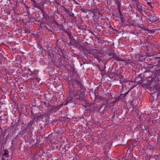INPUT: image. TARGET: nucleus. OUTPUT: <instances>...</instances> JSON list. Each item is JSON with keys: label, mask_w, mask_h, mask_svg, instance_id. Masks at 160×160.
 Instances as JSON below:
<instances>
[{"label": "nucleus", "mask_w": 160, "mask_h": 160, "mask_svg": "<svg viewBox=\"0 0 160 160\" xmlns=\"http://www.w3.org/2000/svg\"><path fill=\"white\" fill-rule=\"evenodd\" d=\"M159 75V72L157 71H155L153 72V74L152 75L149 77L150 78H151V79L150 80V82L149 80L148 83V80H143L142 82H141L140 83L144 87H148L149 85V84H150V87L153 89L155 90L156 86L159 85L158 84H157L155 81V79L157 80L158 78V77Z\"/></svg>", "instance_id": "f257e3e1"}, {"label": "nucleus", "mask_w": 160, "mask_h": 160, "mask_svg": "<svg viewBox=\"0 0 160 160\" xmlns=\"http://www.w3.org/2000/svg\"><path fill=\"white\" fill-rule=\"evenodd\" d=\"M147 18L148 19L149 23H155L158 22V18L154 14L148 13Z\"/></svg>", "instance_id": "f03ea898"}, {"label": "nucleus", "mask_w": 160, "mask_h": 160, "mask_svg": "<svg viewBox=\"0 0 160 160\" xmlns=\"http://www.w3.org/2000/svg\"><path fill=\"white\" fill-rule=\"evenodd\" d=\"M155 90L156 92H154V93L152 95V97H157L158 94H160V85H157L155 86Z\"/></svg>", "instance_id": "7ed1b4c3"}, {"label": "nucleus", "mask_w": 160, "mask_h": 160, "mask_svg": "<svg viewBox=\"0 0 160 160\" xmlns=\"http://www.w3.org/2000/svg\"><path fill=\"white\" fill-rule=\"evenodd\" d=\"M68 103V102L67 101L66 99L61 104L59 107H57L56 108L57 110L59 109V108L61 107H62L63 106H65L67 105Z\"/></svg>", "instance_id": "20e7f679"}, {"label": "nucleus", "mask_w": 160, "mask_h": 160, "mask_svg": "<svg viewBox=\"0 0 160 160\" xmlns=\"http://www.w3.org/2000/svg\"><path fill=\"white\" fill-rule=\"evenodd\" d=\"M37 116L36 117V118H37V122L38 123V122L39 121H40V119H42L43 118V115L41 114V113H38L37 114Z\"/></svg>", "instance_id": "39448f33"}, {"label": "nucleus", "mask_w": 160, "mask_h": 160, "mask_svg": "<svg viewBox=\"0 0 160 160\" xmlns=\"http://www.w3.org/2000/svg\"><path fill=\"white\" fill-rule=\"evenodd\" d=\"M89 12L93 13L94 14L95 13L96 14H100V13L99 11H98V8H96L95 9H91L88 10Z\"/></svg>", "instance_id": "423d86ee"}, {"label": "nucleus", "mask_w": 160, "mask_h": 160, "mask_svg": "<svg viewBox=\"0 0 160 160\" xmlns=\"http://www.w3.org/2000/svg\"><path fill=\"white\" fill-rule=\"evenodd\" d=\"M75 81V83L79 86L81 89H83V86L81 83V82L79 80H77Z\"/></svg>", "instance_id": "0eeeda50"}, {"label": "nucleus", "mask_w": 160, "mask_h": 160, "mask_svg": "<svg viewBox=\"0 0 160 160\" xmlns=\"http://www.w3.org/2000/svg\"><path fill=\"white\" fill-rule=\"evenodd\" d=\"M137 8L139 12H142V11H143V8H142V6L139 4H137Z\"/></svg>", "instance_id": "6e6552de"}, {"label": "nucleus", "mask_w": 160, "mask_h": 160, "mask_svg": "<svg viewBox=\"0 0 160 160\" xmlns=\"http://www.w3.org/2000/svg\"><path fill=\"white\" fill-rule=\"evenodd\" d=\"M123 62H125V65H127L128 64H130V63L132 62V60L131 59H127V60H124V61H123Z\"/></svg>", "instance_id": "1a4fd4ad"}, {"label": "nucleus", "mask_w": 160, "mask_h": 160, "mask_svg": "<svg viewBox=\"0 0 160 160\" xmlns=\"http://www.w3.org/2000/svg\"><path fill=\"white\" fill-rule=\"evenodd\" d=\"M108 54L110 56H111L112 58H114V57L116 56L115 54L114 53V52L112 51L110 52H108Z\"/></svg>", "instance_id": "9d476101"}, {"label": "nucleus", "mask_w": 160, "mask_h": 160, "mask_svg": "<svg viewBox=\"0 0 160 160\" xmlns=\"http://www.w3.org/2000/svg\"><path fill=\"white\" fill-rule=\"evenodd\" d=\"M33 122H34L33 120H31L29 122L28 124L27 125V126L28 128H32V126Z\"/></svg>", "instance_id": "9b49d317"}, {"label": "nucleus", "mask_w": 160, "mask_h": 160, "mask_svg": "<svg viewBox=\"0 0 160 160\" xmlns=\"http://www.w3.org/2000/svg\"><path fill=\"white\" fill-rule=\"evenodd\" d=\"M84 95H80L79 98L80 99H81L82 101H83V102H85V103H86L87 102L86 100L84 99Z\"/></svg>", "instance_id": "f8f14e48"}, {"label": "nucleus", "mask_w": 160, "mask_h": 160, "mask_svg": "<svg viewBox=\"0 0 160 160\" xmlns=\"http://www.w3.org/2000/svg\"><path fill=\"white\" fill-rule=\"evenodd\" d=\"M130 90H129V91H128V92H126L124 94H121L120 95V96L121 97V98L122 99V98H124L128 94V93L130 92Z\"/></svg>", "instance_id": "ddd939ff"}, {"label": "nucleus", "mask_w": 160, "mask_h": 160, "mask_svg": "<svg viewBox=\"0 0 160 160\" xmlns=\"http://www.w3.org/2000/svg\"><path fill=\"white\" fill-rule=\"evenodd\" d=\"M4 153L3 155L4 156H5L6 158L8 157V150L5 149L4 151Z\"/></svg>", "instance_id": "4468645a"}, {"label": "nucleus", "mask_w": 160, "mask_h": 160, "mask_svg": "<svg viewBox=\"0 0 160 160\" xmlns=\"http://www.w3.org/2000/svg\"><path fill=\"white\" fill-rule=\"evenodd\" d=\"M66 100L68 103L72 102L73 99L71 97H68L66 98Z\"/></svg>", "instance_id": "2eb2a0df"}, {"label": "nucleus", "mask_w": 160, "mask_h": 160, "mask_svg": "<svg viewBox=\"0 0 160 160\" xmlns=\"http://www.w3.org/2000/svg\"><path fill=\"white\" fill-rule=\"evenodd\" d=\"M114 59L118 61H124V59H123L121 58L116 56L114 57Z\"/></svg>", "instance_id": "dca6fc26"}, {"label": "nucleus", "mask_w": 160, "mask_h": 160, "mask_svg": "<svg viewBox=\"0 0 160 160\" xmlns=\"http://www.w3.org/2000/svg\"><path fill=\"white\" fill-rule=\"evenodd\" d=\"M64 32L66 33L67 34L68 36H69V37L70 38H71V36H72V35L71 34V32H69L67 30H64Z\"/></svg>", "instance_id": "f3484780"}, {"label": "nucleus", "mask_w": 160, "mask_h": 160, "mask_svg": "<svg viewBox=\"0 0 160 160\" xmlns=\"http://www.w3.org/2000/svg\"><path fill=\"white\" fill-rule=\"evenodd\" d=\"M18 124L17 123H15L13 125H12V128L13 129H15L16 128L18 127Z\"/></svg>", "instance_id": "a211bd4d"}, {"label": "nucleus", "mask_w": 160, "mask_h": 160, "mask_svg": "<svg viewBox=\"0 0 160 160\" xmlns=\"http://www.w3.org/2000/svg\"><path fill=\"white\" fill-rule=\"evenodd\" d=\"M95 56L96 58L98 60L100 59L101 58V56L99 53H98L97 54H96Z\"/></svg>", "instance_id": "6ab92c4d"}, {"label": "nucleus", "mask_w": 160, "mask_h": 160, "mask_svg": "<svg viewBox=\"0 0 160 160\" xmlns=\"http://www.w3.org/2000/svg\"><path fill=\"white\" fill-rule=\"evenodd\" d=\"M120 1H118V2H115L117 4V6L118 8H119L121 6V4L120 3Z\"/></svg>", "instance_id": "aec40b11"}, {"label": "nucleus", "mask_w": 160, "mask_h": 160, "mask_svg": "<svg viewBox=\"0 0 160 160\" xmlns=\"http://www.w3.org/2000/svg\"><path fill=\"white\" fill-rule=\"evenodd\" d=\"M57 25L60 29H62V28H63V26L62 24H60L57 23Z\"/></svg>", "instance_id": "412c9836"}, {"label": "nucleus", "mask_w": 160, "mask_h": 160, "mask_svg": "<svg viewBox=\"0 0 160 160\" xmlns=\"http://www.w3.org/2000/svg\"><path fill=\"white\" fill-rule=\"evenodd\" d=\"M154 66V65H153L152 64H149L148 65V68L151 69Z\"/></svg>", "instance_id": "4be33fe9"}, {"label": "nucleus", "mask_w": 160, "mask_h": 160, "mask_svg": "<svg viewBox=\"0 0 160 160\" xmlns=\"http://www.w3.org/2000/svg\"><path fill=\"white\" fill-rule=\"evenodd\" d=\"M35 7L38 8V9L40 10H42V8L39 5H36L35 6Z\"/></svg>", "instance_id": "5701e85b"}, {"label": "nucleus", "mask_w": 160, "mask_h": 160, "mask_svg": "<svg viewBox=\"0 0 160 160\" xmlns=\"http://www.w3.org/2000/svg\"><path fill=\"white\" fill-rule=\"evenodd\" d=\"M82 91H81V92H80V95H84L85 92L83 91V89H82Z\"/></svg>", "instance_id": "b1692460"}, {"label": "nucleus", "mask_w": 160, "mask_h": 160, "mask_svg": "<svg viewBox=\"0 0 160 160\" xmlns=\"http://www.w3.org/2000/svg\"><path fill=\"white\" fill-rule=\"evenodd\" d=\"M122 99L121 98V97H120V95L118 97H117V98H116V100L117 101H119L120 100Z\"/></svg>", "instance_id": "393cba45"}, {"label": "nucleus", "mask_w": 160, "mask_h": 160, "mask_svg": "<svg viewBox=\"0 0 160 160\" xmlns=\"http://www.w3.org/2000/svg\"><path fill=\"white\" fill-rule=\"evenodd\" d=\"M160 59V57H157V58H154V59H155V61L157 60L158 62L160 61V60H158Z\"/></svg>", "instance_id": "a878e982"}, {"label": "nucleus", "mask_w": 160, "mask_h": 160, "mask_svg": "<svg viewBox=\"0 0 160 160\" xmlns=\"http://www.w3.org/2000/svg\"><path fill=\"white\" fill-rule=\"evenodd\" d=\"M135 112H136V114L137 115H138L139 114V113H138L139 111H138V109H135Z\"/></svg>", "instance_id": "bb28decb"}, {"label": "nucleus", "mask_w": 160, "mask_h": 160, "mask_svg": "<svg viewBox=\"0 0 160 160\" xmlns=\"http://www.w3.org/2000/svg\"><path fill=\"white\" fill-rule=\"evenodd\" d=\"M106 68V67L104 66V68H103V69H102V70H100L99 69V70L101 71V72H104V69H105V68Z\"/></svg>", "instance_id": "cd10ccee"}, {"label": "nucleus", "mask_w": 160, "mask_h": 160, "mask_svg": "<svg viewBox=\"0 0 160 160\" xmlns=\"http://www.w3.org/2000/svg\"><path fill=\"white\" fill-rule=\"evenodd\" d=\"M99 99L101 100H103L104 98H102V97H99Z\"/></svg>", "instance_id": "c85d7f7f"}, {"label": "nucleus", "mask_w": 160, "mask_h": 160, "mask_svg": "<svg viewBox=\"0 0 160 160\" xmlns=\"http://www.w3.org/2000/svg\"><path fill=\"white\" fill-rule=\"evenodd\" d=\"M120 18H121V20H122V14L121 13H120Z\"/></svg>", "instance_id": "c756f323"}, {"label": "nucleus", "mask_w": 160, "mask_h": 160, "mask_svg": "<svg viewBox=\"0 0 160 160\" xmlns=\"http://www.w3.org/2000/svg\"><path fill=\"white\" fill-rule=\"evenodd\" d=\"M120 83H121L122 84V83H123V82H123L122 81H121V80H120Z\"/></svg>", "instance_id": "7c9ffc66"}, {"label": "nucleus", "mask_w": 160, "mask_h": 160, "mask_svg": "<svg viewBox=\"0 0 160 160\" xmlns=\"http://www.w3.org/2000/svg\"><path fill=\"white\" fill-rule=\"evenodd\" d=\"M70 15L72 17L74 16V14L73 13H72Z\"/></svg>", "instance_id": "2f4dec72"}, {"label": "nucleus", "mask_w": 160, "mask_h": 160, "mask_svg": "<svg viewBox=\"0 0 160 160\" xmlns=\"http://www.w3.org/2000/svg\"><path fill=\"white\" fill-rule=\"evenodd\" d=\"M115 2H118V1H120L121 0H114Z\"/></svg>", "instance_id": "473e14b6"}, {"label": "nucleus", "mask_w": 160, "mask_h": 160, "mask_svg": "<svg viewBox=\"0 0 160 160\" xmlns=\"http://www.w3.org/2000/svg\"><path fill=\"white\" fill-rule=\"evenodd\" d=\"M31 112L33 114V113L32 112V109L31 110Z\"/></svg>", "instance_id": "72a5a7b5"}, {"label": "nucleus", "mask_w": 160, "mask_h": 160, "mask_svg": "<svg viewBox=\"0 0 160 160\" xmlns=\"http://www.w3.org/2000/svg\"><path fill=\"white\" fill-rule=\"evenodd\" d=\"M159 144L160 145V141H159Z\"/></svg>", "instance_id": "f704fd0d"}, {"label": "nucleus", "mask_w": 160, "mask_h": 160, "mask_svg": "<svg viewBox=\"0 0 160 160\" xmlns=\"http://www.w3.org/2000/svg\"><path fill=\"white\" fill-rule=\"evenodd\" d=\"M12 124H13V122H12V123H11V124H12Z\"/></svg>", "instance_id": "c9c22d12"}, {"label": "nucleus", "mask_w": 160, "mask_h": 160, "mask_svg": "<svg viewBox=\"0 0 160 160\" xmlns=\"http://www.w3.org/2000/svg\"><path fill=\"white\" fill-rule=\"evenodd\" d=\"M157 8H159V7L158 6H157Z\"/></svg>", "instance_id": "e433bc0d"}, {"label": "nucleus", "mask_w": 160, "mask_h": 160, "mask_svg": "<svg viewBox=\"0 0 160 160\" xmlns=\"http://www.w3.org/2000/svg\"><path fill=\"white\" fill-rule=\"evenodd\" d=\"M111 28H112V29H113V28H112V27Z\"/></svg>", "instance_id": "4c0bfd02"}]
</instances>
